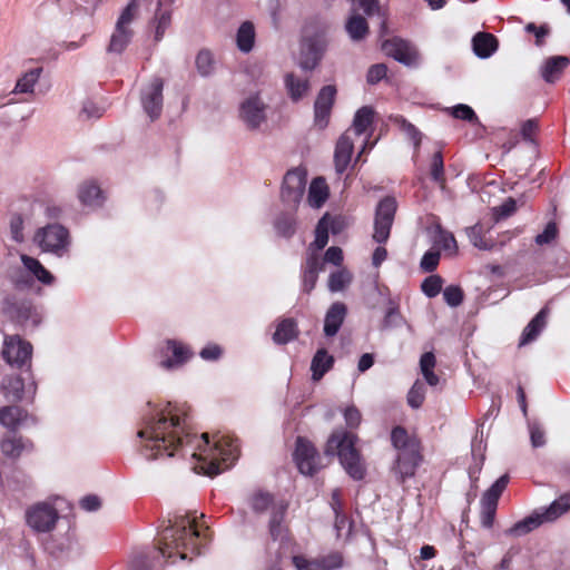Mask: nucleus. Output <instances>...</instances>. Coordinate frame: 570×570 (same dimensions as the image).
Returning <instances> with one entry per match:
<instances>
[{"instance_id":"f03ea898","label":"nucleus","mask_w":570,"mask_h":570,"mask_svg":"<svg viewBox=\"0 0 570 570\" xmlns=\"http://www.w3.org/2000/svg\"><path fill=\"white\" fill-rule=\"evenodd\" d=\"M170 525L160 533L158 550L164 558H171L177 551L181 560L187 558L185 550L200 553L205 534L198 528L196 517L191 514L177 515Z\"/></svg>"},{"instance_id":"39448f33","label":"nucleus","mask_w":570,"mask_h":570,"mask_svg":"<svg viewBox=\"0 0 570 570\" xmlns=\"http://www.w3.org/2000/svg\"><path fill=\"white\" fill-rule=\"evenodd\" d=\"M355 434L343 430L335 431L327 441L325 454L337 455L347 474L354 480H362L365 475V469L355 449Z\"/></svg>"},{"instance_id":"4d7b16f0","label":"nucleus","mask_w":570,"mask_h":570,"mask_svg":"<svg viewBox=\"0 0 570 570\" xmlns=\"http://www.w3.org/2000/svg\"><path fill=\"white\" fill-rule=\"evenodd\" d=\"M450 112L456 119L466 120L470 122L478 120L474 110L468 105L459 104L452 107Z\"/></svg>"},{"instance_id":"f704fd0d","label":"nucleus","mask_w":570,"mask_h":570,"mask_svg":"<svg viewBox=\"0 0 570 570\" xmlns=\"http://www.w3.org/2000/svg\"><path fill=\"white\" fill-rule=\"evenodd\" d=\"M285 86L289 97L294 101H298L305 96L309 89V82L307 79L298 78L293 73H288L285 77Z\"/></svg>"},{"instance_id":"a18cd8bd","label":"nucleus","mask_w":570,"mask_h":570,"mask_svg":"<svg viewBox=\"0 0 570 570\" xmlns=\"http://www.w3.org/2000/svg\"><path fill=\"white\" fill-rule=\"evenodd\" d=\"M295 223L293 214H282L275 220V229L281 236L291 237L295 233Z\"/></svg>"},{"instance_id":"c756f323","label":"nucleus","mask_w":570,"mask_h":570,"mask_svg":"<svg viewBox=\"0 0 570 570\" xmlns=\"http://www.w3.org/2000/svg\"><path fill=\"white\" fill-rule=\"evenodd\" d=\"M328 197V186L324 178H314L309 185L307 202L311 207L320 208Z\"/></svg>"},{"instance_id":"1a4fd4ad","label":"nucleus","mask_w":570,"mask_h":570,"mask_svg":"<svg viewBox=\"0 0 570 570\" xmlns=\"http://www.w3.org/2000/svg\"><path fill=\"white\" fill-rule=\"evenodd\" d=\"M396 212V200L393 197L383 198L375 212L373 239L376 243H385L391 233Z\"/></svg>"},{"instance_id":"6e6d98bb","label":"nucleus","mask_w":570,"mask_h":570,"mask_svg":"<svg viewBox=\"0 0 570 570\" xmlns=\"http://www.w3.org/2000/svg\"><path fill=\"white\" fill-rule=\"evenodd\" d=\"M272 502V495L264 492H257L250 499L252 509L259 513L266 511Z\"/></svg>"},{"instance_id":"7c9ffc66","label":"nucleus","mask_w":570,"mask_h":570,"mask_svg":"<svg viewBox=\"0 0 570 570\" xmlns=\"http://www.w3.org/2000/svg\"><path fill=\"white\" fill-rule=\"evenodd\" d=\"M374 111L371 107L364 106L360 108L353 119L352 127L348 129L353 136H361L372 126Z\"/></svg>"},{"instance_id":"680f3d73","label":"nucleus","mask_w":570,"mask_h":570,"mask_svg":"<svg viewBox=\"0 0 570 570\" xmlns=\"http://www.w3.org/2000/svg\"><path fill=\"white\" fill-rule=\"evenodd\" d=\"M529 432L531 444L533 448H541L546 444L544 431L539 423H529Z\"/></svg>"},{"instance_id":"9b49d317","label":"nucleus","mask_w":570,"mask_h":570,"mask_svg":"<svg viewBox=\"0 0 570 570\" xmlns=\"http://www.w3.org/2000/svg\"><path fill=\"white\" fill-rule=\"evenodd\" d=\"M294 460L301 473L313 475L323 464L314 445L304 438H297Z\"/></svg>"},{"instance_id":"f257e3e1","label":"nucleus","mask_w":570,"mask_h":570,"mask_svg":"<svg viewBox=\"0 0 570 570\" xmlns=\"http://www.w3.org/2000/svg\"><path fill=\"white\" fill-rule=\"evenodd\" d=\"M188 420L185 405L168 402L164 407L155 409L144 419L142 428L137 433L141 439V454L147 460L174 456L180 446L190 443L194 438Z\"/></svg>"},{"instance_id":"393cba45","label":"nucleus","mask_w":570,"mask_h":570,"mask_svg":"<svg viewBox=\"0 0 570 570\" xmlns=\"http://www.w3.org/2000/svg\"><path fill=\"white\" fill-rule=\"evenodd\" d=\"M543 522H548L543 512L540 514H532L514 523L505 531V534L515 538L522 537L540 527Z\"/></svg>"},{"instance_id":"ea45409f","label":"nucleus","mask_w":570,"mask_h":570,"mask_svg":"<svg viewBox=\"0 0 570 570\" xmlns=\"http://www.w3.org/2000/svg\"><path fill=\"white\" fill-rule=\"evenodd\" d=\"M42 69L33 68L27 71L21 78L18 79L13 92L29 94L33 91L35 85L38 82Z\"/></svg>"},{"instance_id":"4c0bfd02","label":"nucleus","mask_w":570,"mask_h":570,"mask_svg":"<svg viewBox=\"0 0 570 570\" xmlns=\"http://www.w3.org/2000/svg\"><path fill=\"white\" fill-rule=\"evenodd\" d=\"M153 23L155 24V40L159 41L171 24V9L157 7Z\"/></svg>"},{"instance_id":"bb28decb","label":"nucleus","mask_w":570,"mask_h":570,"mask_svg":"<svg viewBox=\"0 0 570 570\" xmlns=\"http://www.w3.org/2000/svg\"><path fill=\"white\" fill-rule=\"evenodd\" d=\"M134 37L132 28L116 23L115 30L110 38L108 51L114 53H121L130 43Z\"/></svg>"},{"instance_id":"79ce46f5","label":"nucleus","mask_w":570,"mask_h":570,"mask_svg":"<svg viewBox=\"0 0 570 570\" xmlns=\"http://www.w3.org/2000/svg\"><path fill=\"white\" fill-rule=\"evenodd\" d=\"M286 509L287 504L283 502L273 508L269 520V533L274 540H277L282 535V522L284 520Z\"/></svg>"},{"instance_id":"603ef678","label":"nucleus","mask_w":570,"mask_h":570,"mask_svg":"<svg viewBox=\"0 0 570 570\" xmlns=\"http://www.w3.org/2000/svg\"><path fill=\"white\" fill-rule=\"evenodd\" d=\"M435 244L441 246L444 250H450L453 253L458 250L456 240L453 234L441 228H438Z\"/></svg>"},{"instance_id":"473e14b6","label":"nucleus","mask_w":570,"mask_h":570,"mask_svg":"<svg viewBox=\"0 0 570 570\" xmlns=\"http://www.w3.org/2000/svg\"><path fill=\"white\" fill-rule=\"evenodd\" d=\"M0 446L6 456L17 459L23 451H30L32 443L22 438H7L2 440Z\"/></svg>"},{"instance_id":"4468645a","label":"nucleus","mask_w":570,"mask_h":570,"mask_svg":"<svg viewBox=\"0 0 570 570\" xmlns=\"http://www.w3.org/2000/svg\"><path fill=\"white\" fill-rule=\"evenodd\" d=\"M382 50L387 57L407 67L414 66L417 62L419 55L416 49L402 38L392 37L383 41Z\"/></svg>"},{"instance_id":"338daca9","label":"nucleus","mask_w":570,"mask_h":570,"mask_svg":"<svg viewBox=\"0 0 570 570\" xmlns=\"http://www.w3.org/2000/svg\"><path fill=\"white\" fill-rule=\"evenodd\" d=\"M401 129L414 141V144L417 146L420 144V131L415 128L414 125L409 122L404 118L397 119Z\"/></svg>"},{"instance_id":"2eb2a0df","label":"nucleus","mask_w":570,"mask_h":570,"mask_svg":"<svg viewBox=\"0 0 570 570\" xmlns=\"http://www.w3.org/2000/svg\"><path fill=\"white\" fill-rule=\"evenodd\" d=\"M164 81L155 77L141 91V105L151 120L157 119L163 110Z\"/></svg>"},{"instance_id":"0eeeda50","label":"nucleus","mask_w":570,"mask_h":570,"mask_svg":"<svg viewBox=\"0 0 570 570\" xmlns=\"http://www.w3.org/2000/svg\"><path fill=\"white\" fill-rule=\"evenodd\" d=\"M58 520V511L49 502H38L26 511L27 524L38 533L50 532L56 527Z\"/></svg>"},{"instance_id":"5701e85b","label":"nucleus","mask_w":570,"mask_h":570,"mask_svg":"<svg viewBox=\"0 0 570 570\" xmlns=\"http://www.w3.org/2000/svg\"><path fill=\"white\" fill-rule=\"evenodd\" d=\"M78 198L83 206L98 207L104 203V195L95 181H85L78 188Z\"/></svg>"},{"instance_id":"864d4df0","label":"nucleus","mask_w":570,"mask_h":570,"mask_svg":"<svg viewBox=\"0 0 570 570\" xmlns=\"http://www.w3.org/2000/svg\"><path fill=\"white\" fill-rule=\"evenodd\" d=\"M492 210L497 220L507 218L517 210V202L509 197L501 205L493 207Z\"/></svg>"},{"instance_id":"09e8293b","label":"nucleus","mask_w":570,"mask_h":570,"mask_svg":"<svg viewBox=\"0 0 570 570\" xmlns=\"http://www.w3.org/2000/svg\"><path fill=\"white\" fill-rule=\"evenodd\" d=\"M425 399L424 384L416 381L407 393V403L412 409H419Z\"/></svg>"},{"instance_id":"de8ad7c7","label":"nucleus","mask_w":570,"mask_h":570,"mask_svg":"<svg viewBox=\"0 0 570 570\" xmlns=\"http://www.w3.org/2000/svg\"><path fill=\"white\" fill-rule=\"evenodd\" d=\"M443 286V278L440 275H431L426 277L421 285L422 292L430 298L440 294Z\"/></svg>"},{"instance_id":"c03bdc74","label":"nucleus","mask_w":570,"mask_h":570,"mask_svg":"<svg viewBox=\"0 0 570 570\" xmlns=\"http://www.w3.org/2000/svg\"><path fill=\"white\" fill-rule=\"evenodd\" d=\"M351 282V273L345 268L338 269L330 275L328 289L333 293L343 291Z\"/></svg>"},{"instance_id":"a878e982","label":"nucleus","mask_w":570,"mask_h":570,"mask_svg":"<svg viewBox=\"0 0 570 570\" xmlns=\"http://www.w3.org/2000/svg\"><path fill=\"white\" fill-rule=\"evenodd\" d=\"M28 413L17 406H3L0 409V423L11 431H16L27 419Z\"/></svg>"},{"instance_id":"a211bd4d","label":"nucleus","mask_w":570,"mask_h":570,"mask_svg":"<svg viewBox=\"0 0 570 570\" xmlns=\"http://www.w3.org/2000/svg\"><path fill=\"white\" fill-rule=\"evenodd\" d=\"M2 391L4 396L11 401H21L24 399V393H28L30 400L36 394V384L32 382L24 389V383L19 376H9L2 381Z\"/></svg>"},{"instance_id":"412c9836","label":"nucleus","mask_w":570,"mask_h":570,"mask_svg":"<svg viewBox=\"0 0 570 570\" xmlns=\"http://www.w3.org/2000/svg\"><path fill=\"white\" fill-rule=\"evenodd\" d=\"M346 316V306L336 302L331 305L324 320V334L328 337L335 336L340 331Z\"/></svg>"},{"instance_id":"a19ab883","label":"nucleus","mask_w":570,"mask_h":570,"mask_svg":"<svg viewBox=\"0 0 570 570\" xmlns=\"http://www.w3.org/2000/svg\"><path fill=\"white\" fill-rule=\"evenodd\" d=\"M324 48L309 43L306 51L302 52L299 65L304 70L314 69L322 59Z\"/></svg>"},{"instance_id":"37998d69","label":"nucleus","mask_w":570,"mask_h":570,"mask_svg":"<svg viewBox=\"0 0 570 570\" xmlns=\"http://www.w3.org/2000/svg\"><path fill=\"white\" fill-rule=\"evenodd\" d=\"M468 237L471 244L482 250H491L494 248V244L485 239L482 232V226L476 224L466 228Z\"/></svg>"},{"instance_id":"0e129e2a","label":"nucleus","mask_w":570,"mask_h":570,"mask_svg":"<svg viewBox=\"0 0 570 570\" xmlns=\"http://www.w3.org/2000/svg\"><path fill=\"white\" fill-rule=\"evenodd\" d=\"M293 563L297 570H324L318 560H308L302 556L293 557Z\"/></svg>"},{"instance_id":"6ab92c4d","label":"nucleus","mask_w":570,"mask_h":570,"mask_svg":"<svg viewBox=\"0 0 570 570\" xmlns=\"http://www.w3.org/2000/svg\"><path fill=\"white\" fill-rule=\"evenodd\" d=\"M569 63L570 59L566 56L549 57L541 65V77L546 82L553 83L561 77Z\"/></svg>"},{"instance_id":"49530a36","label":"nucleus","mask_w":570,"mask_h":570,"mask_svg":"<svg viewBox=\"0 0 570 570\" xmlns=\"http://www.w3.org/2000/svg\"><path fill=\"white\" fill-rule=\"evenodd\" d=\"M328 215H324L317 223L315 229V240L312 245L316 247L317 250L323 249L328 242Z\"/></svg>"},{"instance_id":"dca6fc26","label":"nucleus","mask_w":570,"mask_h":570,"mask_svg":"<svg viewBox=\"0 0 570 570\" xmlns=\"http://www.w3.org/2000/svg\"><path fill=\"white\" fill-rule=\"evenodd\" d=\"M336 88L332 85L324 86L314 104V124L320 129L328 125L331 111L335 101Z\"/></svg>"},{"instance_id":"052dcab7","label":"nucleus","mask_w":570,"mask_h":570,"mask_svg":"<svg viewBox=\"0 0 570 570\" xmlns=\"http://www.w3.org/2000/svg\"><path fill=\"white\" fill-rule=\"evenodd\" d=\"M444 165L441 151H436L431 161V177L433 180L441 183L443 181Z\"/></svg>"},{"instance_id":"f8f14e48","label":"nucleus","mask_w":570,"mask_h":570,"mask_svg":"<svg viewBox=\"0 0 570 570\" xmlns=\"http://www.w3.org/2000/svg\"><path fill=\"white\" fill-rule=\"evenodd\" d=\"M32 346L18 335L6 336L3 341L2 356L6 362L16 367H22L30 363Z\"/></svg>"},{"instance_id":"bf43d9fd","label":"nucleus","mask_w":570,"mask_h":570,"mask_svg":"<svg viewBox=\"0 0 570 570\" xmlns=\"http://www.w3.org/2000/svg\"><path fill=\"white\" fill-rule=\"evenodd\" d=\"M439 262L440 253L438 250H428L420 262V267L422 271L431 273L438 267Z\"/></svg>"},{"instance_id":"58836bf2","label":"nucleus","mask_w":570,"mask_h":570,"mask_svg":"<svg viewBox=\"0 0 570 570\" xmlns=\"http://www.w3.org/2000/svg\"><path fill=\"white\" fill-rule=\"evenodd\" d=\"M570 510V492L560 495L557 500H554L548 509L543 511L546 520L554 521L563 513Z\"/></svg>"},{"instance_id":"cd10ccee","label":"nucleus","mask_w":570,"mask_h":570,"mask_svg":"<svg viewBox=\"0 0 570 570\" xmlns=\"http://www.w3.org/2000/svg\"><path fill=\"white\" fill-rule=\"evenodd\" d=\"M334 357L325 348L318 350L312 358L311 371L313 381H320L333 367Z\"/></svg>"},{"instance_id":"c9c22d12","label":"nucleus","mask_w":570,"mask_h":570,"mask_svg":"<svg viewBox=\"0 0 570 570\" xmlns=\"http://www.w3.org/2000/svg\"><path fill=\"white\" fill-rule=\"evenodd\" d=\"M148 1L149 0H130L121 11L116 23L131 28V24L140 13L141 7L146 6Z\"/></svg>"},{"instance_id":"4be33fe9","label":"nucleus","mask_w":570,"mask_h":570,"mask_svg":"<svg viewBox=\"0 0 570 570\" xmlns=\"http://www.w3.org/2000/svg\"><path fill=\"white\" fill-rule=\"evenodd\" d=\"M499 47L495 36L489 32H478L472 38L473 52L478 58H490Z\"/></svg>"},{"instance_id":"f3484780","label":"nucleus","mask_w":570,"mask_h":570,"mask_svg":"<svg viewBox=\"0 0 570 570\" xmlns=\"http://www.w3.org/2000/svg\"><path fill=\"white\" fill-rule=\"evenodd\" d=\"M353 150L354 142L352 131L346 130L340 136L334 150V164L337 174H343L347 169Z\"/></svg>"},{"instance_id":"c85d7f7f","label":"nucleus","mask_w":570,"mask_h":570,"mask_svg":"<svg viewBox=\"0 0 570 570\" xmlns=\"http://www.w3.org/2000/svg\"><path fill=\"white\" fill-rule=\"evenodd\" d=\"M345 30L351 40L357 42L368 35V23L364 17L353 13L346 20Z\"/></svg>"},{"instance_id":"20e7f679","label":"nucleus","mask_w":570,"mask_h":570,"mask_svg":"<svg viewBox=\"0 0 570 570\" xmlns=\"http://www.w3.org/2000/svg\"><path fill=\"white\" fill-rule=\"evenodd\" d=\"M391 442L397 452L391 472L399 483H404L407 479L414 476L422 460L420 442L402 426L392 430Z\"/></svg>"},{"instance_id":"8fccbe9b","label":"nucleus","mask_w":570,"mask_h":570,"mask_svg":"<svg viewBox=\"0 0 570 570\" xmlns=\"http://www.w3.org/2000/svg\"><path fill=\"white\" fill-rule=\"evenodd\" d=\"M463 291L458 285H450L443 289V298L451 307H456L463 302Z\"/></svg>"},{"instance_id":"423d86ee","label":"nucleus","mask_w":570,"mask_h":570,"mask_svg":"<svg viewBox=\"0 0 570 570\" xmlns=\"http://www.w3.org/2000/svg\"><path fill=\"white\" fill-rule=\"evenodd\" d=\"M35 242L43 252L62 256L69 247V233L59 224H50L38 229Z\"/></svg>"},{"instance_id":"9d476101","label":"nucleus","mask_w":570,"mask_h":570,"mask_svg":"<svg viewBox=\"0 0 570 570\" xmlns=\"http://www.w3.org/2000/svg\"><path fill=\"white\" fill-rule=\"evenodd\" d=\"M306 187V171L302 168H294L286 173L282 185V200L295 208L303 198Z\"/></svg>"},{"instance_id":"774afa93","label":"nucleus","mask_w":570,"mask_h":570,"mask_svg":"<svg viewBox=\"0 0 570 570\" xmlns=\"http://www.w3.org/2000/svg\"><path fill=\"white\" fill-rule=\"evenodd\" d=\"M324 570H335L342 567L343 560L341 554L332 553L327 557H324L322 560H318Z\"/></svg>"},{"instance_id":"2f4dec72","label":"nucleus","mask_w":570,"mask_h":570,"mask_svg":"<svg viewBox=\"0 0 570 570\" xmlns=\"http://www.w3.org/2000/svg\"><path fill=\"white\" fill-rule=\"evenodd\" d=\"M298 335L297 324L293 318L282 320L273 335V341L276 344H286Z\"/></svg>"},{"instance_id":"7ed1b4c3","label":"nucleus","mask_w":570,"mask_h":570,"mask_svg":"<svg viewBox=\"0 0 570 570\" xmlns=\"http://www.w3.org/2000/svg\"><path fill=\"white\" fill-rule=\"evenodd\" d=\"M202 438L205 448L199 453H193V458L197 461L193 468L196 473L215 476L228 469L237 460L239 454L238 443L233 436L225 434L216 435L213 448L208 446L207 433H204Z\"/></svg>"},{"instance_id":"ddd939ff","label":"nucleus","mask_w":570,"mask_h":570,"mask_svg":"<svg viewBox=\"0 0 570 570\" xmlns=\"http://www.w3.org/2000/svg\"><path fill=\"white\" fill-rule=\"evenodd\" d=\"M238 116L248 129H258L266 121V105L258 95H250L240 102Z\"/></svg>"},{"instance_id":"6e6552de","label":"nucleus","mask_w":570,"mask_h":570,"mask_svg":"<svg viewBox=\"0 0 570 570\" xmlns=\"http://www.w3.org/2000/svg\"><path fill=\"white\" fill-rule=\"evenodd\" d=\"M509 483V475L500 476L482 495L481 498V524L489 529L493 525L498 503L501 494Z\"/></svg>"},{"instance_id":"69168bd1","label":"nucleus","mask_w":570,"mask_h":570,"mask_svg":"<svg viewBox=\"0 0 570 570\" xmlns=\"http://www.w3.org/2000/svg\"><path fill=\"white\" fill-rule=\"evenodd\" d=\"M335 514L334 528L337 532V537H342L343 534L348 535L351 533V523L348 522L346 515L341 511Z\"/></svg>"},{"instance_id":"aec40b11","label":"nucleus","mask_w":570,"mask_h":570,"mask_svg":"<svg viewBox=\"0 0 570 570\" xmlns=\"http://www.w3.org/2000/svg\"><path fill=\"white\" fill-rule=\"evenodd\" d=\"M170 352L171 357H165L160 362V366L165 370H173L183 365L190 356L189 350L181 343L173 340H168L166 343V354Z\"/></svg>"},{"instance_id":"e433bc0d","label":"nucleus","mask_w":570,"mask_h":570,"mask_svg":"<svg viewBox=\"0 0 570 570\" xmlns=\"http://www.w3.org/2000/svg\"><path fill=\"white\" fill-rule=\"evenodd\" d=\"M21 261L24 267L29 272H31L39 282L47 285L53 282V276L51 275V273L47 271L38 259L27 255H22Z\"/></svg>"},{"instance_id":"b1692460","label":"nucleus","mask_w":570,"mask_h":570,"mask_svg":"<svg viewBox=\"0 0 570 570\" xmlns=\"http://www.w3.org/2000/svg\"><path fill=\"white\" fill-rule=\"evenodd\" d=\"M548 309L542 308L524 327L519 345L533 342L547 325Z\"/></svg>"},{"instance_id":"e2e57ef3","label":"nucleus","mask_w":570,"mask_h":570,"mask_svg":"<svg viewBox=\"0 0 570 570\" xmlns=\"http://www.w3.org/2000/svg\"><path fill=\"white\" fill-rule=\"evenodd\" d=\"M387 72V67L384 63H376L370 67L366 80L370 85H375L381 81Z\"/></svg>"},{"instance_id":"3c124183","label":"nucleus","mask_w":570,"mask_h":570,"mask_svg":"<svg viewBox=\"0 0 570 570\" xmlns=\"http://www.w3.org/2000/svg\"><path fill=\"white\" fill-rule=\"evenodd\" d=\"M213 56L208 50H200L196 57V67L202 76H208L213 71Z\"/></svg>"},{"instance_id":"13d9d810","label":"nucleus","mask_w":570,"mask_h":570,"mask_svg":"<svg viewBox=\"0 0 570 570\" xmlns=\"http://www.w3.org/2000/svg\"><path fill=\"white\" fill-rule=\"evenodd\" d=\"M404 318L401 315L400 311L395 306H391L384 316L383 320V327L384 328H392V327H399L404 323Z\"/></svg>"},{"instance_id":"5fc2aeb1","label":"nucleus","mask_w":570,"mask_h":570,"mask_svg":"<svg viewBox=\"0 0 570 570\" xmlns=\"http://www.w3.org/2000/svg\"><path fill=\"white\" fill-rule=\"evenodd\" d=\"M558 236V227L554 222H549L544 227L543 232L535 236V244L542 246L546 244H550Z\"/></svg>"},{"instance_id":"72a5a7b5","label":"nucleus","mask_w":570,"mask_h":570,"mask_svg":"<svg viewBox=\"0 0 570 570\" xmlns=\"http://www.w3.org/2000/svg\"><path fill=\"white\" fill-rule=\"evenodd\" d=\"M255 42V28L250 21H244L236 33V45L242 52H249Z\"/></svg>"}]
</instances>
